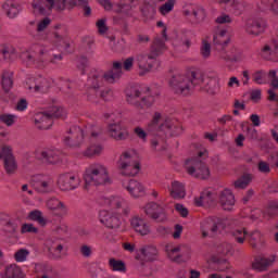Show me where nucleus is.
Returning a JSON list of instances; mask_svg holds the SVG:
<instances>
[{
  "mask_svg": "<svg viewBox=\"0 0 278 278\" xmlns=\"http://www.w3.org/2000/svg\"><path fill=\"white\" fill-rule=\"evenodd\" d=\"M202 84H206V86L203 87L206 92L214 93L220 90V77L218 76H213L212 78H208V80H203V76L197 71H190L187 75L179 73V71L169 73V90L179 97L190 96L192 90Z\"/></svg>",
  "mask_w": 278,
  "mask_h": 278,
  "instance_id": "nucleus-1",
  "label": "nucleus"
},
{
  "mask_svg": "<svg viewBox=\"0 0 278 278\" xmlns=\"http://www.w3.org/2000/svg\"><path fill=\"white\" fill-rule=\"evenodd\" d=\"M100 204L103 207L113 210L112 212L108 210H102L99 212V220L101 225H104V227L108 229H115V231L121 229V227H123V218H121L119 212L126 215L129 214L131 212L129 203L124 198L111 195L100 199Z\"/></svg>",
  "mask_w": 278,
  "mask_h": 278,
  "instance_id": "nucleus-2",
  "label": "nucleus"
},
{
  "mask_svg": "<svg viewBox=\"0 0 278 278\" xmlns=\"http://www.w3.org/2000/svg\"><path fill=\"white\" fill-rule=\"evenodd\" d=\"M84 188L90 190L91 186H110L112 184V177L110 176V169L105 164L94 162L86 167L84 173Z\"/></svg>",
  "mask_w": 278,
  "mask_h": 278,
  "instance_id": "nucleus-3",
  "label": "nucleus"
},
{
  "mask_svg": "<svg viewBox=\"0 0 278 278\" xmlns=\"http://www.w3.org/2000/svg\"><path fill=\"white\" fill-rule=\"evenodd\" d=\"M166 51V43L156 37L150 48V52L141 53L137 55L136 62L139 68V75H147L151 73L157 64L159 55H162Z\"/></svg>",
  "mask_w": 278,
  "mask_h": 278,
  "instance_id": "nucleus-4",
  "label": "nucleus"
},
{
  "mask_svg": "<svg viewBox=\"0 0 278 278\" xmlns=\"http://www.w3.org/2000/svg\"><path fill=\"white\" fill-rule=\"evenodd\" d=\"M101 127L97 125H88L85 130L79 126H73L70 131L65 135L63 142L66 147H79L84 142V138L89 136L90 140H96L101 136Z\"/></svg>",
  "mask_w": 278,
  "mask_h": 278,
  "instance_id": "nucleus-5",
  "label": "nucleus"
},
{
  "mask_svg": "<svg viewBox=\"0 0 278 278\" xmlns=\"http://www.w3.org/2000/svg\"><path fill=\"white\" fill-rule=\"evenodd\" d=\"M207 150L203 149L198 153V156L187 160L185 162V169L188 175L195 179H210L212 172L210 170V166L203 162V160H207Z\"/></svg>",
  "mask_w": 278,
  "mask_h": 278,
  "instance_id": "nucleus-6",
  "label": "nucleus"
},
{
  "mask_svg": "<svg viewBox=\"0 0 278 278\" xmlns=\"http://www.w3.org/2000/svg\"><path fill=\"white\" fill-rule=\"evenodd\" d=\"M118 169L126 177H134L140 172V162L134 150L124 152L118 161Z\"/></svg>",
  "mask_w": 278,
  "mask_h": 278,
  "instance_id": "nucleus-7",
  "label": "nucleus"
},
{
  "mask_svg": "<svg viewBox=\"0 0 278 278\" xmlns=\"http://www.w3.org/2000/svg\"><path fill=\"white\" fill-rule=\"evenodd\" d=\"M174 128L175 130L172 132L173 136H179L181 128L175 126L173 119L162 118V113L160 112L154 113L152 121L149 122L147 125V131H149L150 134H155V131H166Z\"/></svg>",
  "mask_w": 278,
  "mask_h": 278,
  "instance_id": "nucleus-8",
  "label": "nucleus"
},
{
  "mask_svg": "<svg viewBox=\"0 0 278 278\" xmlns=\"http://www.w3.org/2000/svg\"><path fill=\"white\" fill-rule=\"evenodd\" d=\"M22 59H24L28 64H36V66L41 68V66H45V64H49V62H51L52 64L61 62L62 54H54L53 56H51L49 55V52L46 48H39V52L36 59L29 52H24L22 54Z\"/></svg>",
  "mask_w": 278,
  "mask_h": 278,
  "instance_id": "nucleus-9",
  "label": "nucleus"
},
{
  "mask_svg": "<svg viewBox=\"0 0 278 278\" xmlns=\"http://www.w3.org/2000/svg\"><path fill=\"white\" fill-rule=\"evenodd\" d=\"M141 211L146 216H148V218H152V220H156L157 223H164L167 218L166 206L157 202L146 203L141 206Z\"/></svg>",
  "mask_w": 278,
  "mask_h": 278,
  "instance_id": "nucleus-10",
  "label": "nucleus"
},
{
  "mask_svg": "<svg viewBox=\"0 0 278 278\" xmlns=\"http://www.w3.org/2000/svg\"><path fill=\"white\" fill-rule=\"evenodd\" d=\"M45 247L51 260H62L66 255V244L60 238L47 239Z\"/></svg>",
  "mask_w": 278,
  "mask_h": 278,
  "instance_id": "nucleus-11",
  "label": "nucleus"
},
{
  "mask_svg": "<svg viewBox=\"0 0 278 278\" xmlns=\"http://www.w3.org/2000/svg\"><path fill=\"white\" fill-rule=\"evenodd\" d=\"M215 58L224 62H243V60H247L244 52L236 46L224 48L219 53H215Z\"/></svg>",
  "mask_w": 278,
  "mask_h": 278,
  "instance_id": "nucleus-12",
  "label": "nucleus"
},
{
  "mask_svg": "<svg viewBox=\"0 0 278 278\" xmlns=\"http://www.w3.org/2000/svg\"><path fill=\"white\" fill-rule=\"evenodd\" d=\"M26 88L30 92H49L51 88V79L42 75H36L27 78Z\"/></svg>",
  "mask_w": 278,
  "mask_h": 278,
  "instance_id": "nucleus-13",
  "label": "nucleus"
},
{
  "mask_svg": "<svg viewBox=\"0 0 278 278\" xmlns=\"http://www.w3.org/2000/svg\"><path fill=\"white\" fill-rule=\"evenodd\" d=\"M56 184L60 190L68 192L70 190H77L81 184V178L73 173H65L58 177Z\"/></svg>",
  "mask_w": 278,
  "mask_h": 278,
  "instance_id": "nucleus-14",
  "label": "nucleus"
},
{
  "mask_svg": "<svg viewBox=\"0 0 278 278\" xmlns=\"http://www.w3.org/2000/svg\"><path fill=\"white\" fill-rule=\"evenodd\" d=\"M66 38H68V28L65 25L56 24L48 38V42L53 49H58V47H62L66 42Z\"/></svg>",
  "mask_w": 278,
  "mask_h": 278,
  "instance_id": "nucleus-15",
  "label": "nucleus"
},
{
  "mask_svg": "<svg viewBox=\"0 0 278 278\" xmlns=\"http://www.w3.org/2000/svg\"><path fill=\"white\" fill-rule=\"evenodd\" d=\"M48 212H51L56 218L68 216V206L58 198H50L46 201Z\"/></svg>",
  "mask_w": 278,
  "mask_h": 278,
  "instance_id": "nucleus-16",
  "label": "nucleus"
},
{
  "mask_svg": "<svg viewBox=\"0 0 278 278\" xmlns=\"http://www.w3.org/2000/svg\"><path fill=\"white\" fill-rule=\"evenodd\" d=\"M122 186L132 199H140L141 197H144V194H147V189L144 188V185H142V182L138 180H124L122 182Z\"/></svg>",
  "mask_w": 278,
  "mask_h": 278,
  "instance_id": "nucleus-17",
  "label": "nucleus"
},
{
  "mask_svg": "<svg viewBox=\"0 0 278 278\" xmlns=\"http://www.w3.org/2000/svg\"><path fill=\"white\" fill-rule=\"evenodd\" d=\"M2 155L4 162V170L7 175H14L16 170H18V164L16 163L14 154H12V147L3 146Z\"/></svg>",
  "mask_w": 278,
  "mask_h": 278,
  "instance_id": "nucleus-18",
  "label": "nucleus"
},
{
  "mask_svg": "<svg viewBox=\"0 0 278 278\" xmlns=\"http://www.w3.org/2000/svg\"><path fill=\"white\" fill-rule=\"evenodd\" d=\"M106 134L110 138L117 141L127 140V138H129V130L127 127L123 126L121 122L109 124Z\"/></svg>",
  "mask_w": 278,
  "mask_h": 278,
  "instance_id": "nucleus-19",
  "label": "nucleus"
},
{
  "mask_svg": "<svg viewBox=\"0 0 278 278\" xmlns=\"http://www.w3.org/2000/svg\"><path fill=\"white\" fill-rule=\"evenodd\" d=\"M33 186L37 192L47 194L53 190V178L47 175H38L34 178Z\"/></svg>",
  "mask_w": 278,
  "mask_h": 278,
  "instance_id": "nucleus-20",
  "label": "nucleus"
},
{
  "mask_svg": "<svg viewBox=\"0 0 278 278\" xmlns=\"http://www.w3.org/2000/svg\"><path fill=\"white\" fill-rule=\"evenodd\" d=\"M231 42V36L227 33V29H219L213 37V45L215 47V53H220Z\"/></svg>",
  "mask_w": 278,
  "mask_h": 278,
  "instance_id": "nucleus-21",
  "label": "nucleus"
},
{
  "mask_svg": "<svg viewBox=\"0 0 278 278\" xmlns=\"http://www.w3.org/2000/svg\"><path fill=\"white\" fill-rule=\"evenodd\" d=\"M218 203L226 212H231L236 205V197L230 189H224L219 192Z\"/></svg>",
  "mask_w": 278,
  "mask_h": 278,
  "instance_id": "nucleus-22",
  "label": "nucleus"
},
{
  "mask_svg": "<svg viewBox=\"0 0 278 278\" xmlns=\"http://www.w3.org/2000/svg\"><path fill=\"white\" fill-rule=\"evenodd\" d=\"M130 226L139 236H149L151 233V225L140 216L131 217Z\"/></svg>",
  "mask_w": 278,
  "mask_h": 278,
  "instance_id": "nucleus-23",
  "label": "nucleus"
},
{
  "mask_svg": "<svg viewBox=\"0 0 278 278\" xmlns=\"http://www.w3.org/2000/svg\"><path fill=\"white\" fill-rule=\"evenodd\" d=\"M102 76L108 84H116L123 77V63L121 61H114L112 70L102 74Z\"/></svg>",
  "mask_w": 278,
  "mask_h": 278,
  "instance_id": "nucleus-24",
  "label": "nucleus"
},
{
  "mask_svg": "<svg viewBox=\"0 0 278 278\" xmlns=\"http://www.w3.org/2000/svg\"><path fill=\"white\" fill-rule=\"evenodd\" d=\"M34 0L31 2V8L35 14H41L42 16L49 14L53 8H55V0Z\"/></svg>",
  "mask_w": 278,
  "mask_h": 278,
  "instance_id": "nucleus-25",
  "label": "nucleus"
},
{
  "mask_svg": "<svg viewBox=\"0 0 278 278\" xmlns=\"http://www.w3.org/2000/svg\"><path fill=\"white\" fill-rule=\"evenodd\" d=\"M244 30L249 36H260L266 30V25L260 20H247Z\"/></svg>",
  "mask_w": 278,
  "mask_h": 278,
  "instance_id": "nucleus-26",
  "label": "nucleus"
},
{
  "mask_svg": "<svg viewBox=\"0 0 278 278\" xmlns=\"http://www.w3.org/2000/svg\"><path fill=\"white\" fill-rule=\"evenodd\" d=\"M2 10L9 18H16L23 12V5L16 0H7L2 4Z\"/></svg>",
  "mask_w": 278,
  "mask_h": 278,
  "instance_id": "nucleus-27",
  "label": "nucleus"
},
{
  "mask_svg": "<svg viewBox=\"0 0 278 278\" xmlns=\"http://www.w3.org/2000/svg\"><path fill=\"white\" fill-rule=\"evenodd\" d=\"M157 248L153 245H146L141 248L137 254V260L140 262H155L157 260Z\"/></svg>",
  "mask_w": 278,
  "mask_h": 278,
  "instance_id": "nucleus-28",
  "label": "nucleus"
},
{
  "mask_svg": "<svg viewBox=\"0 0 278 278\" xmlns=\"http://www.w3.org/2000/svg\"><path fill=\"white\" fill-rule=\"evenodd\" d=\"M126 92L127 103H130V105H136V108H141L142 94L144 90L140 89V87H131L130 89H127Z\"/></svg>",
  "mask_w": 278,
  "mask_h": 278,
  "instance_id": "nucleus-29",
  "label": "nucleus"
},
{
  "mask_svg": "<svg viewBox=\"0 0 278 278\" xmlns=\"http://www.w3.org/2000/svg\"><path fill=\"white\" fill-rule=\"evenodd\" d=\"M84 5H88V0H56L55 10L64 12V10H73Z\"/></svg>",
  "mask_w": 278,
  "mask_h": 278,
  "instance_id": "nucleus-30",
  "label": "nucleus"
},
{
  "mask_svg": "<svg viewBox=\"0 0 278 278\" xmlns=\"http://www.w3.org/2000/svg\"><path fill=\"white\" fill-rule=\"evenodd\" d=\"M220 219L218 218H207L201 223L202 238H207L210 233H216L218 231V224Z\"/></svg>",
  "mask_w": 278,
  "mask_h": 278,
  "instance_id": "nucleus-31",
  "label": "nucleus"
},
{
  "mask_svg": "<svg viewBox=\"0 0 278 278\" xmlns=\"http://www.w3.org/2000/svg\"><path fill=\"white\" fill-rule=\"evenodd\" d=\"M34 121L37 129H50L53 125V119L49 112L37 113Z\"/></svg>",
  "mask_w": 278,
  "mask_h": 278,
  "instance_id": "nucleus-32",
  "label": "nucleus"
},
{
  "mask_svg": "<svg viewBox=\"0 0 278 278\" xmlns=\"http://www.w3.org/2000/svg\"><path fill=\"white\" fill-rule=\"evenodd\" d=\"M41 160L48 162V164H58L62 162V152L58 149H46L40 152Z\"/></svg>",
  "mask_w": 278,
  "mask_h": 278,
  "instance_id": "nucleus-33",
  "label": "nucleus"
},
{
  "mask_svg": "<svg viewBox=\"0 0 278 278\" xmlns=\"http://www.w3.org/2000/svg\"><path fill=\"white\" fill-rule=\"evenodd\" d=\"M168 192L172 199H185L186 198V186L182 182L174 180L168 187Z\"/></svg>",
  "mask_w": 278,
  "mask_h": 278,
  "instance_id": "nucleus-34",
  "label": "nucleus"
},
{
  "mask_svg": "<svg viewBox=\"0 0 278 278\" xmlns=\"http://www.w3.org/2000/svg\"><path fill=\"white\" fill-rule=\"evenodd\" d=\"M103 144L100 142H92L83 151L84 157L94 159L103 153Z\"/></svg>",
  "mask_w": 278,
  "mask_h": 278,
  "instance_id": "nucleus-35",
  "label": "nucleus"
},
{
  "mask_svg": "<svg viewBox=\"0 0 278 278\" xmlns=\"http://www.w3.org/2000/svg\"><path fill=\"white\" fill-rule=\"evenodd\" d=\"M103 81H105L104 77H103V73L101 72H96L94 74H92L88 80H87V86L91 89V90H99L102 86H103Z\"/></svg>",
  "mask_w": 278,
  "mask_h": 278,
  "instance_id": "nucleus-36",
  "label": "nucleus"
},
{
  "mask_svg": "<svg viewBox=\"0 0 278 278\" xmlns=\"http://www.w3.org/2000/svg\"><path fill=\"white\" fill-rule=\"evenodd\" d=\"M165 251L172 262H177L178 264L181 263L179 244L169 243L165 247Z\"/></svg>",
  "mask_w": 278,
  "mask_h": 278,
  "instance_id": "nucleus-37",
  "label": "nucleus"
},
{
  "mask_svg": "<svg viewBox=\"0 0 278 278\" xmlns=\"http://www.w3.org/2000/svg\"><path fill=\"white\" fill-rule=\"evenodd\" d=\"M14 76V73L10 71H3L2 73V88L4 92H10L12 90V87L14 86V80H12V77Z\"/></svg>",
  "mask_w": 278,
  "mask_h": 278,
  "instance_id": "nucleus-38",
  "label": "nucleus"
},
{
  "mask_svg": "<svg viewBox=\"0 0 278 278\" xmlns=\"http://www.w3.org/2000/svg\"><path fill=\"white\" fill-rule=\"evenodd\" d=\"M35 273L41 277L53 276V267L47 263H37L35 264Z\"/></svg>",
  "mask_w": 278,
  "mask_h": 278,
  "instance_id": "nucleus-39",
  "label": "nucleus"
},
{
  "mask_svg": "<svg viewBox=\"0 0 278 278\" xmlns=\"http://www.w3.org/2000/svg\"><path fill=\"white\" fill-rule=\"evenodd\" d=\"M3 278H23V270L16 265L7 266Z\"/></svg>",
  "mask_w": 278,
  "mask_h": 278,
  "instance_id": "nucleus-40",
  "label": "nucleus"
},
{
  "mask_svg": "<svg viewBox=\"0 0 278 278\" xmlns=\"http://www.w3.org/2000/svg\"><path fill=\"white\" fill-rule=\"evenodd\" d=\"M270 264H273V260L270 258H266V257L256 258L252 264V268L254 270H258L260 273H262L266 270L268 266H270Z\"/></svg>",
  "mask_w": 278,
  "mask_h": 278,
  "instance_id": "nucleus-41",
  "label": "nucleus"
},
{
  "mask_svg": "<svg viewBox=\"0 0 278 278\" xmlns=\"http://www.w3.org/2000/svg\"><path fill=\"white\" fill-rule=\"evenodd\" d=\"M28 219L38 223L41 227H47V218L42 215V211L34 210L28 213Z\"/></svg>",
  "mask_w": 278,
  "mask_h": 278,
  "instance_id": "nucleus-42",
  "label": "nucleus"
},
{
  "mask_svg": "<svg viewBox=\"0 0 278 278\" xmlns=\"http://www.w3.org/2000/svg\"><path fill=\"white\" fill-rule=\"evenodd\" d=\"M251 181H253V176H251V174H245L233 182V187L237 190H244V188L249 187Z\"/></svg>",
  "mask_w": 278,
  "mask_h": 278,
  "instance_id": "nucleus-43",
  "label": "nucleus"
},
{
  "mask_svg": "<svg viewBox=\"0 0 278 278\" xmlns=\"http://www.w3.org/2000/svg\"><path fill=\"white\" fill-rule=\"evenodd\" d=\"M109 268H111L113 273H125L127 270L125 262L116 258L109 260Z\"/></svg>",
  "mask_w": 278,
  "mask_h": 278,
  "instance_id": "nucleus-44",
  "label": "nucleus"
},
{
  "mask_svg": "<svg viewBox=\"0 0 278 278\" xmlns=\"http://www.w3.org/2000/svg\"><path fill=\"white\" fill-rule=\"evenodd\" d=\"M177 3V0H167L164 4H162L159 8V12L162 16H166L167 14H170L173 10H175V4Z\"/></svg>",
  "mask_w": 278,
  "mask_h": 278,
  "instance_id": "nucleus-45",
  "label": "nucleus"
},
{
  "mask_svg": "<svg viewBox=\"0 0 278 278\" xmlns=\"http://www.w3.org/2000/svg\"><path fill=\"white\" fill-rule=\"evenodd\" d=\"M232 236L238 244H244L249 232L247 231V228H237L232 231Z\"/></svg>",
  "mask_w": 278,
  "mask_h": 278,
  "instance_id": "nucleus-46",
  "label": "nucleus"
},
{
  "mask_svg": "<svg viewBox=\"0 0 278 278\" xmlns=\"http://www.w3.org/2000/svg\"><path fill=\"white\" fill-rule=\"evenodd\" d=\"M180 253V262H188L192 257V249L190 245L178 244Z\"/></svg>",
  "mask_w": 278,
  "mask_h": 278,
  "instance_id": "nucleus-47",
  "label": "nucleus"
},
{
  "mask_svg": "<svg viewBox=\"0 0 278 278\" xmlns=\"http://www.w3.org/2000/svg\"><path fill=\"white\" fill-rule=\"evenodd\" d=\"M48 114H50L51 118H64L66 116V109L62 106L54 105L50 108L48 111Z\"/></svg>",
  "mask_w": 278,
  "mask_h": 278,
  "instance_id": "nucleus-48",
  "label": "nucleus"
},
{
  "mask_svg": "<svg viewBox=\"0 0 278 278\" xmlns=\"http://www.w3.org/2000/svg\"><path fill=\"white\" fill-rule=\"evenodd\" d=\"M200 55L203 58V60L210 59V55H212V45L207 40H202V46L200 48Z\"/></svg>",
  "mask_w": 278,
  "mask_h": 278,
  "instance_id": "nucleus-49",
  "label": "nucleus"
},
{
  "mask_svg": "<svg viewBox=\"0 0 278 278\" xmlns=\"http://www.w3.org/2000/svg\"><path fill=\"white\" fill-rule=\"evenodd\" d=\"M216 199V195H214V192L206 189L204 190L200 195L201 204L206 203V205H210V203H214V200Z\"/></svg>",
  "mask_w": 278,
  "mask_h": 278,
  "instance_id": "nucleus-50",
  "label": "nucleus"
},
{
  "mask_svg": "<svg viewBox=\"0 0 278 278\" xmlns=\"http://www.w3.org/2000/svg\"><path fill=\"white\" fill-rule=\"evenodd\" d=\"M268 75L266 74V72L264 71H257L253 74L252 79L254 81V84H267L268 79H267Z\"/></svg>",
  "mask_w": 278,
  "mask_h": 278,
  "instance_id": "nucleus-51",
  "label": "nucleus"
},
{
  "mask_svg": "<svg viewBox=\"0 0 278 278\" xmlns=\"http://www.w3.org/2000/svg\"><path fill=\"white\" fill-rule=\"evenodd\" d=\"M155 103V97L152 96L151 93H146L143 91L142 97H141V108H151Z\"/></svg>",
  "mask_w": 278,
  "mask_h": 278,
  "instance_id": "nucleus-52",
  "label": "nucleus"
},
{
  "mask_svg": "<svg viewBox=\"0 0 278 278\" xmlns=\"http://www.w3.org/2000/svg\"><path fill=\"white\" fill-rule=\"evenodd\" d=\"M17 118L18 117L14 114H2L0 115V123H3L7 127H12V125L16 123Z\"/></svg>",
  "mask_w": 278,
  "mask_h": 278,
  "instance_id": "nucleus-53",
  "label": "nucleus"
},
{
  "mask_svg": "<svg viewBox=\"0 0 278 278\" xmlns=\"http://www.w3.org/2000/svg\"><path fill=\"white\" fill-rule=\"evenodd\" d=\"M0 53L4 60H10L12 55H14L15 50L12 46L1 45L0 46Z\"/></svg>",
  "mask_w": 278,
  "mask_h": 278,
  "instance_id": "nucleus-54",
  "label": "nucleus"
},
{
  "mask_svg": "<svg viewBox=\"0 0 278 278\" xmlns=\"http://www.w3.org/2000/svg\"><path fill=\"white\" fill-rule=\"evenodd\" d=\"M27 257H29V250L27 249H20L14 253L15 262H18V263L27 262Z\"/></svg>",
  "mask_w": 278,
  "mask_h": 278,
  "instance_id": "nucleus-55",
  "label": "nucleus"
},
{
  "mask_svg": "<svg viewBox=\"0 0 278 278\" xmlns=\"http://www.w3.org/2000/svg\"><path fill=\"white\" fill-rule=\"evenodd\" d=\"M249 242L251 247L253 248L257 247V244L262 242V232H260L258 230L252 231L249 236Z\"/></svg>",
  "mask_w": 278,
  "mask_h": 278,
  "instance_id": "nucleus-56",
  "label": "nucleus"
},
{
  "mask_svg": "<svg viewBox=\"0 0 278 278\" xmlns=\"http://www.w3.org/2000/svg\"><path fill=\"white\" fill-rule=\"evenodd\" d=\"M215 23H217V25H231V23H233V17L227 13H222L216 17Z\"/></svg>",
  "mask_w": 278,
  "mask_h": 278,
  "instance_id": "nucleus-57",
  "label": "nucleus"
},
{
  "mask_svg": "<svg viewBox=\"0 0 278 278\" xmlns=\"http://www.w3.org/2000/svg\"><path fill=\"white\" fill-rule=\"evenodd\" d=\"M49 25H51V18L43 17L37 23V31L38 34L46 31L49 28Z\"/></svg>",
  "mask_w": 278,
  "mask_h": 278,
  "instance_id": "nucleus-58",
  "label": "nucleus"
},
{
  "mask_svg": "<svg viewBox=\"0 0 278 278\" xmlns=\"http://www.w3.org/2000/svg\"><path fill=\"white\" fill-rule=\"evenodd\" d=\"M191 18H194L197 23H200V21H203L205 18V10L201 8L193 9Z\"/></svg>",
  "mask_w": 278,
  "mask_h": 278,
  "instance_id": "nucleus-59",
  "label": "nucleus"
},
{
  "mask_svg": "<svg viewBox=\"0 0 278 278\" xmlns=\"http://www.w3.org/2000/svg\"><path fill=\"white\" fill-rule=\"evenodd\" d=\"M128 1H129V3L119 4L118 12H121L122 14H129L131 12V10H134V2L136 0H128Z\"/></svg>",
  "mask_w": 278,
  "mask_h": 278,
  "instance_id": "nucleus-60",
  "label": "nucleus"
},
{
  "mask_svg": "<svg viewBox=\"0 0 278 278\" xmlns=\"http://www.w3.org/2000/svg\"><path fill=\"white\" fill-rule=\"evenodd\" d=\"M134 134L137 136V138H139V140H141V142H147L148 135H147V131L142 129V127L140 126L135 127Z\"/></svg>",
  "mask_w": 278,
  "mask_h": 278,
  "instance_id": "nucleus-61",
  "label": "nucleus"
},
{
  "mask_svg": "<svg viewBox=\"0 0 278 278\" xmlns=\"http://www.w3.org/2000/svg\"><path fill=\"white\" fill-rule=\"evenodd\" d=\"M21 233H38V228L34 224H23Z\"/></svg>",
  "mask_w": 278,
  "mask_h": 278,
  "instance_id": "nucleus-62",
  "label": "nucleus"
},
{
  "mask_svg": "<svg viewBox=\"0 0 278 278\" xmlns=\"http://www.w3.org/2000/svg\"><path fill=\"white\" fill-rule=\"evenodd\" d=\"M270 86L274 88H278V77H277V72L275 70L269 71L267 75Z\"/></svg>",
  "mask_w": 278,
  "mask_h": 278,
  "instance_id": "nucleus-63",
  "label": "nucleus"
},
{
  "mask_svg": "<svg viewBox=\"0 0 278 278\" xmlns=\"http://www.w3.org/2000/svg\"><path fill=\"white\" fill-rule=\"evenodd\" d=\"M134 62H135V59L132 56L127 58L122 63V68H124V71H131L134 68Z\"/></svg>",
  "mask_w": 278,
  "mask_h": 278,
  "instance_id": "nucleus-64",
  "label": "nucleus"
}]
</instances>
